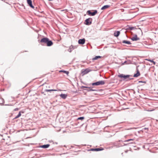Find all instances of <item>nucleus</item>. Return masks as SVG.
Returning a JSON list of instances; mask_svg holds the SVG:
<instances>
[{
  "label": "nucleus",
  "instance_id": "nucleus-1",
  "mask_svg": "<svg viewBox=\"0 0 158 158\" xmlns=\"http://www.w3.org/2000/svg\"><path fill=\"white\" fill-rule=\"evenodd\" d=\"M42 45L51 46L53 44L52 42L47 37H44L39 42Z\"/></svg>",
  "mask_w": 158,
  "mask_h": 158
},
{
  "label": "nucleus",
  "instance_id": "nucleus-2",
  "mask_svg": "<svg viewBox=\"0 0 158 158\" xmlns=\"http://www.w3.org/2000/svg\"><path fill=\"white\" fill-rule=\"evenodd\" d=\"M118 77L121 78H123V80H124L127 79V81H129L133 79V78H130V77H132L131 75H124L122 74L118 75Z\"/></svg>",
  "mask_w": 158,
  "mask_h": 158
},
{
  "label": "nucleus",
  "instance_id": "nucleus-3",
  "mask_svg": "<svg viewBox=\"0 0 158 158\" xmlns=\"http://www.w3.org/2000/svg\"><path fill=\"white\" fill-rule=\"evenodd\" d=\"M105 84V81H99L95 82L93 83L92 84V85H103Z\"/></svg>",
  "mask_w": 158,
  "mask_h": 158
},
{
  "label": "nucleus",
  "instance_id": "nucleus-4",
  "mask_svg": "<svg viewBox=\"0 0 158 158\" xmlns=\"http://www.w3.org/2000/svg\"><path fill=\"white\" fill-rule=\"evenodd\" d=\"M92 19L91 18H89L86 19L84 22V24L87 25H89L91 24Z\"/></svg>",
  "mask_w": 158,
  "mask_h": 158
},
{
  "label": "nucleus",
  "instance_id": "nucleus-5",
  "mask_svg": "<svg viewBox=\"0 0 158 158\" xmlns=\"http://www.w3.org/2000/svg\"><path fill=\"white\" fill-rule=\"evenodd\" d=\"M98 11L97 10H94L93 12H91V10H88L87 12V13L90 16H94L97 14Z\"/></svg>",
  "mask_w": 158,
  "mask_h": 158
},
{
  "label": "nucleus",
  "instance_id": "nucleus-6",
  "mask_svg": "<svg viewBox=\"0 0 158 158\" xmlns=\"http://www.w3.org/2000/svg\"><path fill=\"white\" fill-rule=\"evenodd\" d=\"M91 70L89 69H85L84 70H82L81 71V73L82 75V76H83L84 75H85L87 74L88 73H89L90 71Z\"/></svg>",
  "mask_w": 158,
  "mask_h": 158
},
{
  "label": "nucleus",
  "instance_id": "nucleus-7",
  "mask_svg": "<svg viewBox=\"0 0 158 158\" xmlns=\"http://www.w3.org/2000/svg\"><path fill=\"white\" fill-rule=\"evenodd\" d=\"M104 150L103 148H91L90 149L88 150V151H102Z\"/></svg>",
  "mask_w": 158,
  "mask_h": 158
},
{
  "label": "nucleus",
  "instance_id": "nucleus-8",
  "mask_svg": "<svg viewBox=\"0 0 158 158\" xmlns=\"http://www.w3.org/2000/svg\"><path fill=\"white\" fill-rule=\"evenodd\" d=\"M81 88L85 90V89H84V88H86L89 89H86L87 91H97V90L96 89H93L92 88H91L90 87H88L85 86H82L81 87Z\"/></svg>",
  "mask_w": 158,
  "mask_h": 158
},
{
  "label": "nucleus",
  "instance_id": "nucleus-9",
  "mask_svg": "<svg viewBox=\"0 0 158 158\" xmlns=\"http://www.w3.org/2000/svg\"><path fill=\"white\" fill-rule=\"evenodd\" d=\"M27 2L29 6L33 9L35 8L34 6L32 5L31 0H27Z\"/></svg>",
  "mask_w": 158,
  "mask_h": 158
},
{
  "label": "nucleus",
  "instance_id": "nucleus-10",
  "mask_svg": "<svg viewBox=\"0 0 158 158\" xmlns=\"http://www.w3.org/2000/svg\"><path fill=\"white\" fill-rule=\"evenodd\" d=\"M85 42V39L84 38L80 39L78 40V44H83Z\"/></svg>",
  "mask_w": 158,
  "mask_h": 158
},
{
  "label": "nucleus",
  "instance_id": "nucleus-11",
  "mask_svg": "<svg viewBox=\"0 0 158 158\" xmlns=\"http://www.w3.org/2000/svg\"><path fill=\"white\" fill-rule=\"evenodd\" d=\"M131 39L133 41H137L139 40L140 38H139L138 37L137 35H135L134 36L132 37L131 38Z\"/></svg>",
  "mask_w": 158,
  "mask_h": 158
},
{
  "label": "nucleus",
  "instance_id": "nucleus-12",
  "mask_svg": "<svg viewBox=\"0 0 158 158\" xmlns=\"http://www.w3.org/2000/svg\"><path fill=\"white\" fill-rule=\"evenodd\" d=\"M137 73H136L133 76L134 77H137L140 75V72L138 69H136Z\"/></svg>",
  "mask_w": 158,
  "mask_h": 158
},
{
  "label": "nucleus",
  "instance_id": "nucleus-13",
  "mask_svg": "<svg viewBox=\"0 0 158 158\" xmlns=\"http://www.w3.org/2000/svg\"><path fill=\"white\" fill-rule=\"evenodd\" d=\"M59 96L63 99H65L67 97V95L65 94H61Z\"/></svg>",
  "mask_w": 158,
  "mask_h": 158
},
{
  "label": "nucleus",
  "instance_id": "nucleus-14",
  "mask_svg": "<svg viewBox=\"0 0 158 158\" xmlns=\"http://www.w3.org/2000/svg\"><path fill=\"white\" fill-rule=\"evenodd\" d=\"M50 146L49 144L44 145L40 146V147L44 148H46L49 147Z\"/></svg>",
  "mask_w": 158,
  "mask_h": 158
},
{
  "label": "nucleus",
  "instance_id": "nucleus-15",
  "mask_svg": "<svg viewBox=\"0 0 158 158\" xmlns=\"http://www.w3.org/2000/svg\"><path fill=\"white\" fill-rule=\"evenodd\" d=\"M122 43L127 44H131L130 41L126 40H123L122 42Z\"/></svg>",
  "mask_w": 158,
  "mask_h": 158
},
{
  "label": "nucleus",
  "instance_id": "nucleus-16",
  "mask_svg": "<svg viewBox=\"0 0 158 158\" xmlns=\"http://www.w3.org/2000/svg\"><path fill=\"white\" fill-rule=\"evenodd\" d=\"M120 34V32L119 31H115L114 33V35L115 37H117Z\"/></svg>",
  "mask_w": 158,
  "mask_h": 158
},
{
  "label": "nucleus",
  "instance_id": "nucleus-17",
  "mask_svg": "<svg viewBox=\"0 0 158 158\" xmlns=\"http://www.w3.org/2000/svg\"><path fill=\"white\" fill-rule=\"evenodd\" d=\"M110 6L109 5H105L102 7V8H101V10H103L106 9L107 8H108L109 7H110Z\"/></svg>",
  "mask_w": 158,
  "mask_h": 158
},
{
  "label": "nucleus",
  "instance_id": "nucleus-18",
  "mask_svg": "<svg viewBox=\"0 0 158 158\" xmlns=\"http://www.w3.org/2000/svg\"><path fill=\"white\" fill-rule=\"evenodd\" d=\"M102 57V56H96L94 57L93 58L92 60L94 61L96 60H97L98 58H100Z\"/></svg>",
  "mask_w": 158,
  "mask_h": 158
},
{
  "label": "nucleus",
  "instance_id": "nucleus-19",
  "mask_svg": "<svg viewBox=\"0 0 158 158\" xmlns=\"http://www.w3.org/2000/svg\"><path fill=\"white\" fill-rule=\"evenodd\" d=\"M135 27H130L129 26H128L127 27V29L128 30H132L134 29H135Z\"/></svg>",
  "mask_w": 158,
  "mask_h": 158
},
{
  "label": "nucleus",
  "instance_id": "nucleus-20",
  "mask_svg": "<svg viewBox=\"0 0 158 158\" xmlns=\"http://www.w3.org/2000/svg\"><path fill=\"white\" fill-rule=\"evenodd\" d=\"M60 72H63L65 74H66L67 75H68V74L69 73V72L68 71H65V70H60L59 71Z\"/></svg>",
  "mask_w": 158,
  "mask_h": 158
},
{
  "label": "nucleus",
  "instance_id": "nucleus-21",
  "mask_svg": "<svg viewBox=\"0 0 158 158\" xmlns=\"http://www.w3.org/2000/svg\"><path fill=\"white\" fill-rule=\"evenodd\" d=\"M57 91V90L56 89H45V91L46 92H50L52 91Z\"/></svg>",
  "mask_w": 158,
  "mask_h": 158
},
{
  "label": "nucleus",
  "instance_id": "nucleus-22",
  "mask_svg": "<svg viewBox=\"0 0 158 158\" xmlns=\"http://www.w3.org/2000/svg\"><path fill=\"white\" fill-rule=\"evenodd\" d=\"M21 115V112L20 111L19 112V114H18V115L16 116L14 119H16V118H19V117H20Z\"/></svg>",
  "mask_w": 158,
  "mask_h": 158
},
{
  "label": "nucleus",
  "instance_id": "nucleus-23",
  "mask_svg": "<svg viewBox=\"0 0 158 158\" xmlns=\"http://www.w3.org/2000/svg\"><path fill=\"white\" fill-rule=\"evenodd\" d=\"M84 118H85L84 117H81L78 118H77V120H82L83 119H84Z\"/></svg>",
  "mask_w": 158,
  "mask_h": 158
},
{
  "label": "nucleus",
  "instance_id": "nucleus-24",
  "mask_svg": "<svg viewBox=\"0 0 158 158\" xmlns=\"http://www.w3.org/2000/svg\"><path fill=\"white\" fill-rule=\"evenodd\" d=\"M133 140H134L133 139H129L125 140L124 141V142H128V141H130Z\"/></svg>",
  "mask_w": 158,
  "mask_h": 158
},
{
  "label": "nucleus",
  "instance_id": "nucleus-25",
  "mask_svg": "<svg viewBox=\"0 0 158 158\" xmlns=\"http://www.w3.org/2000/svg\"><path fill=\"white\" fill-rule=\"evenodd\" d=\"M139 83H143L145 84H146V81H139Z\"/></svg>",
  "mask_w": 158,
  "mask_h": 158
},
{
  "label": "nucleus",
  "instance_id": "nucleus-26",
  "mask_svg": "<svg viewBox=\"0 0 158 158\" xmlns=\"http://www.w3.org/2000/svg\"><path fill=\"white\" fill-rule=\"evenodd\" d=\"M146 60H148V61H149L150 62H153V60H151L150 59H145Z\"/></svg>",
  "mask_w": 158,
  "mask_h": 158
},
{
  "label": "nucleus",
  "instance_id": "nucleus-27",
  "mask_svg": "<svg viewBox=\"0 0 158 158\" xmlns=\"http://www.w3.org/2000/svg\"><path fill=\"white\" fill-rule=\"evenodd\" d=\"M72 50H73L72 49L70 48L69 49L68 51L69 52H71L72 51Z\"/></svg>",
  "mask_w": 158,
  "mask_h": 158
},
{
  "label": "nucleus",
  "instance_id": "nucleus-28",
  "mask_svg": "<svg viewBox=\"0 0 158 158\" xmlns=\"http://www.w3.org/2000/svg\"><path fill=\"white\" fill-rule=\"evenodd\" d=\"M19 109L18 108H16L14 109L15 111H17L19 110Z\"/></svg>",
  "mask_w": 158,
  "mask_h": 158
},
{
  "label": "nucleus",
  "instance_id": "nucleus-29",
  "mask_svg": "<svg viewBox=\"0 0 158 158\" xmlns=\"http://www.w3.org/2000/svg\"><path fill=\"white\" fill-rule=\"evenodd\" d=\"M127 62V61H125L124 63H123V65L126 64V63Z\"/></svg>",
  "mask_w": 158,
  "mask_h": 158
},
{
  "label": "nucleus",
  "instance_id": "nucleus-30",
  "mask_svg": "<svg viewBox=\"0 0 158 158\" xmlns=\"http://www.w3.org/2000/svg\"><path fill=\"white\" fill-rule=\"evenodd\" d=\"M152 63L154 65H155L156 64V62L154 61L153 60Z\"/></svg>",
  "mask_w": 158,
  "mask_h": 158
},
{
  "label": "nucleus",
  "instance_id": "nucleus-31",
  "mask_svg": "<svg viewBox=\"0 0 158 158\" xmlns=\"http://www.w3.org/2000/svg\"><path fill=\"white\" fill-rule=\"evenodd\" d=\"M65 154V153L61 154H60V155H62V154Z\"/></svg>",
  "mask_w": 158,
  "mask_h": 158
},
{
  "label": "nucleus",
  "instance_id": "nucleus-32",
  "mask_svg": "<svg viewBox=\"0 0 158 158\" xmlns=\"http://www.w3.org/2000/svg\"><path fill=\"white\" fill-rule=\"evenodd\" d=\"M49 1H52L53 0H48Z\"/></svg>",
  "mask_w": 158,
  "mask_h": 158
}]
</instances>
